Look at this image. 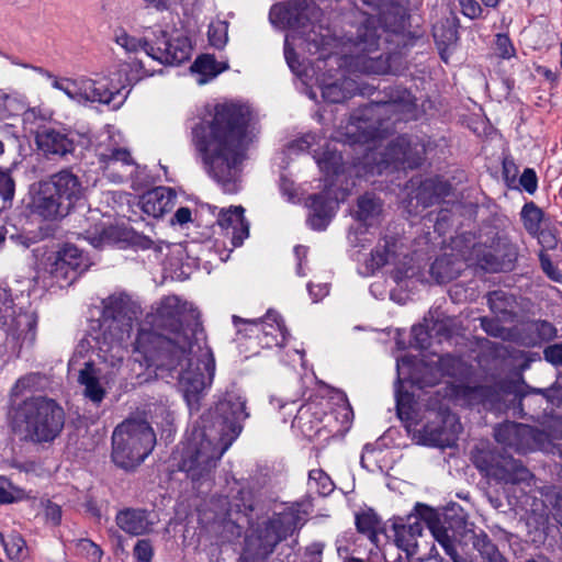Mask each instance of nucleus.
<instances>
[{
    "label": "nucleus",
    "mask_w": 562,
    "mask_h": 562,
    "mask_svg": "<svg viewBox=\"0 0 562 562\" xmlns=\"http://www.w3.org/2000/svg\"><path fill=\"white\" fill-rule=\"evenodd\" d=\"M314 158L326 176L338 175L344 169L342 157L337 150L327 148L322 154L315 153Z\"/></svg>",
    "instance_id": "37"
},
{
    "label": "nucleus",
    "mask_w": 562,
    "mask_h": 562,
    "mask_svg": "<svg viewBox=\"0 0 562 562\" xmlns=\"http://www.w3.org/2000/svg\"><path fill=\"white\" fill-rule=\"evenodd\" d=\"M496 49L502 58H510L515 49L513 47V44L509 40V37L505 34H497L496 35Z\"/></svg>",
    "instance_id": "60"
},
{
    "label": "nucleus",
    "mask_w": 562,
    "mask_h": 562,
    "mask_svg": "<svg viewBox=\"0 0 562 562\" xmlns=\"http://www.w3.org/2000/svg\"><path fill=\"white\" fill-rule=\"evenodd\" d=\"M15 184L12 177L0 170V198L4 203L11 202L14 196Z\"/></svg>",
    "instance_id": "53"
},
{
    "label": "nucleus",
    "mask_w": 562,
    "mask_h": 562,
    "mask_svg": "<svg viewBox=\"0 0 562 562\" xmlns=\"http://www.w3.org/2000/svg\"><path fill=\"white\" fill-rule=\"evenodd\" d=\"M311 214L308 216L310 226L316 231H323L333 218L337 203L326 199L322 194H315L311 198Z\"/></svg>",
    "instance_id": "32"
},
{
    "label": "nucleus",
    "mask_w": 562,
    "mask_h": 562,
    "mask_svg": "<svg viewBox=\"0 0 562 562\" xmlns=\"http://www.w3.org/2000/svg\"><path fill=\"white\" fill-rule=\"evenodd\" d=\"M540 265L546 276L552 281H559L561 278L559 269L554 266L552 256L549 252L541 251L539 255Z\"/></svg>",
    "instance_id": "55"
},
{
    "label": "nucleus",
    "mask_w": 562,
    "mask_h": 562,
    "mask_svg": "<svg viewBox=\"0 0 562 562\" xmlns=\"http://www.w3.org/2000/svg\"><path fill=\"white\" fill-rule=\"evenodd\" d=\"M429 414L435 415V418L438 419L442 426L427 424L420 429H415L419 432V442L427 446H450L454 441V434L459 428L454 415L448 413L442 404L438 406L437 412H435V407L431 408Z\"/></svg>",
    "instance_id": "16"
},
{
    "label": "nucleus",
    "mask_w": 562,
    "mask_h": 562,
    "mask_svg": "<svg viewBox=\"0 0 562 562\" xmlns=\"http://www.w3.org/2000/svg\"><path fill=\"white\" fill-rule=\"evenodd\" d=\"M519 249L506 235L496 234L484 243L473 245L468 261L486 272L510 271L515 267Z\"/></svg>",
    "instance_id": "8"
},
{
    "label": "nucleus",
    "mask_w": 562,
    "mask_h": 562,
    "mask_svg": "<svg viewBox=\"0 0 562 562\" xmlns=\"http://www.w3.org/2000/svg\"><path fill=\"white\" fill-rule=\"evenodd\" d=\"M97 156L103 170L119 182L123 181L135 165L130 150L125 147L99 146Z\"/></svg>",
    "instance_id": "22"
},
{
    "label": "nucleus",
    "mask_w": 562,
    "mask_h": 562,
    "mask_svg": "<svg viewBox=\"0 0 562 562\" xmlns=\"http://www.w3.org/2000/svg\"><path fill=\"white\" fill-rule=\"evenodd\" d=\"M482 328L491 336L498 337L504 340L513 341V329H506L499 325V323L495 319L482 318L481 319Z\"/></svg>",
    "instance_id": "48"
},
{
    "label": "nucleus",
    "mask_w": 562,
    "mask_h": 562,
    "mask_svg": "<svg viewBox=\"0 0 562 562\" xmlns=\"http://www.w3.org/2000/svg\"><path fill=\"white\" fill-rule=\"evenodd\" d=\"M396 255V243L390 238H383L375 248L371 251L370 258H368L360 273L363 277H372L383 266L387 265L395 258Z\"/></svg>",
    "instance_id": "30"
},
{
    "label": "nucleus",
    "mask_w": 562,
    "mask_h": 562,
    "mask_svg": "<svg viewBox=\"0 0 562 562\" xmlns=\"http://www.w3.org/2000/svg\"><path fill=\"white\" fill-rule=\"evenodd\" d=\"M76 549L79 554L90 559L93 562H99L102 558V550L100 547L89 539H79L76 542Z\"/></svg>",
    "instance_id": "49"
},
{
    "label": "nucleus",
    "mask_w": 562,
    "mask_h": 562,
    "mask_svg": "<svg viewBox=\"0 0 562 562\" xmlns=\"http://www.w3.org/2000/svg\"><path fill=\"white\" fill-rule=\"evenodd\" d=\"M243 206H232L228 210H222L217 217V223L222 228H232V240L234 246L243 244L249 235V223L244 216Z\"/></svg>",
    "instance_id": "27"
},
{
    "label": "nucleus",
    "mask_w": 562,
    "mask_h": 562,
    "mask_svg": "<svg viewBox=\"0 0 562 562\" xmlns=\"http://www.w3.org/2000/svg\"><path fill=\"white\" fill-rule=\"evenodd\" d=\"M397 384L409 381L419 387L431 386L439 382L442 375L454 376L462 372L459 358L435 355L429 361L416 362L411 356L397 360Z\"/></svg>",
    "instance_id": "6"
},
{
    "label": "nucleus",
    "mask_w": 562,
    "mask_h": 562,
    "mask_svg": "<svg viewBox=\"0 0 562 562\" xmlns=\"http://www.w3.org/2000/svg\"><path fill=\"white\" fill-rule=\"evenodd\" d=\"M114 42L121 46L126 53H138L146 49H149L151 45H149L146 41L142 38H137L127 34V32L123 29H117L114 31Z\"/></svg>",
    "instance_id": "41"
},
{
    "label": "nucleus",
    "mask_w": 562,
    "mask_h": 562,
    "mask_svg": "<svg viewBox=\"0 0 562 562\" xmlns=\"http://www.w3.org/2000/svg\"><path fill=\"white\" fill-rule=\"evenodd\" d=\"M475 548L480 551L484 562H507L496 546L491 542L486 535L477 537L474 542Z\"/></svg>",
    "instance_id": "44"
},
{
    "label": "nucleus",
    "mask_w": 562,
    "mask_h": 562,
    "mask_svg": "<svg viewBox=\"0 0 562 562\" xmlns=\"http://www.w3.org/2000/svg\"><path fill=\"white\" fill-rule=\"evenodd\" d=\"M117 527L130 536H143L149 533L156 521L153 515L139 508H125L115 516Z\"/></svg>",
    "instance_id": "25"
},
{
    "label": "nucleus",
    "mask_w": 562,
    "mask_h": 562,
    "mask_svg": "<svg viewBox=\"0 0 562 562\" xmlns=\"http://www.w3.org/2000/svg\"><path fill=\"white\" fill-rule=\"evenodd\" d=\"M406 189L408 193L404 201L405 207L409 214H417L420 209L431 206L449 195L451 186L441 178L434 177L423 181L413 179Z\"/></svg>",
    "instance_id": "14"
},
{
    "label": "nucleus",
    "mask_w": 562,
    "mask_h": 562,
    "mask_svg": "<svg viewBox=\"0 0 562 562\" xmlns=\"http://www.w3.org/2000/svg\"><path fill=\"white\" fill-rule=\"evenodd\" d=\"M490 389L485 386H470L464 384H453L447 393L462 405L485 404Z\"/></svg>",
    "instance_id": "36"
},
{
    "label": "nucleus",
    "mask_w": 562,
    "mask_h": 562,
    "mask_svg": "<svg viewBox=\"0 0 562 562\" xmlns=\"http://www.w3.org/2000/svg\"><path fill=\"white\" fill-rule=\"evenodd\" d=\"M555 336L557 329L551 323L532 321L514 328L513 341L525 347H536Z\"/></svg>",
    "instance_id": "23"
},
{
    "label": "nucleus",
    "mask_w": 562,
    "mask_h": 562,
    "mask_svg": "<svg viewBox=\"0 0 562 562\" xmlns=\"http://www.w3.org/2000/svg\"><path fill=\"white\" fill-rule=\"evenodd\" d=\"M544 359L554 364V366H561L562 364V344H555L552 346H549L544 349Z\"/></svg>",
    "instance_id": "64"
},
{
    "label": "nucleus",
    "mask_w": 562,
    "mask_h": 562,
    "mask_svg": "<svg viewBox=\"0 0 562 562\" xmlns=\"http://www.w3.org/2000/svg\"><path fill=\"white\" fill-rule=\"evenodd\" d=\"M155 443V432L147 422L124 420L112 434V461L122 469H134L151 452Z\"/></svg>",
    "instance_id": "5"
},
{
    "label": "nucleus",
    "mask_w": 562,
    "mask_h": 562,
    "mask_svg": "<svg viewBox=\"0 0 562 562\" xmlns=\"http://www.w3.org/2000/svg\"><path fill=\"white\" fill-rule=\"evenodd\" d=\"M321 89L325 101L339 103L352 97L357 92L358 86L353 79L345 77L335 82L322 83Z\"/></svg>",
    "instance_id": "34"
},
{
    "label": "nucleus",
    "mask_w": 562,
    "mask_h": 562,
    "mask_svg": "<svg viewBox=\"0 0 562 562\" xmlns=\"http://www.w3.org/2000/svg\"><path fill=\"white\" fill-rule=\"evenodd\" d=\"M65 423L63 408L46 397H32L19 405L12 415V427L35 442L54 440Z\"/></svg>",
    "instance_id": "4"
},
{
    "label": "nucleus",
    "mask_w": 562,
    "mask_h": 562,
    "mask_svg": "<svg viewBox=\"0 0 562 562\" xmlns=\"http://www.w3.org/2000/svg\"><path fill=\"white\" fill-rule=\"evenodd\" d=\"M228 25L224 21H216L210 24L207 35L212 46L222 48L227 42Z\"/></svg>",
    "instance_id": "46"
},
{
    "label": "nucleus",
    "mask_w": 562,
    "mask_h": 562,
    "mask_svg": "<svg viewBox=\"0 0 562 562\" xmlns=\"http://www.w3.org/2000/svg\"><path fill=\"white\" fill-rule=\"evenodd\" d=\"M198 318L192 303L177 295L165 296L151 305L134 342L135 361L177 372L179 389L191 411L199 409L216 370L213 351L202 333L188 328Z\"/></svg>",
    "instance_id": "1"
},
{
    "label": "nucleus",
    "mask_w": 562,
    "mask_h": 562,
    "mask_svg": "<svg viewBox=\"0 0 562 562\" xmlns=\"http://www.w3.org/2000/svg\"><path fill=\"white\" fill-rule=\"evenodd\" d=\"M57 265L60 269L68 267L74 276L66 272L64 277L75 280L92 266V261L77 246L66 244L59 251Z\"/></svg>",
    "instance_id": "31"
},
{
    "label": "nucleus",
    "mask_w": 562,
    "mask_h": 562,
    "mask_svg": "<svg viewBox=\"0 0 562 562\" xmlns=\"http://www.w3.org/2000/svg\"><path fill=\"white\" fill-rule=\"evenodd\" d=\"M423 529V524L417 517L407 525H394L396 546L408 554L415 553L417 540L422 536Z\"/></svg>",
    "instance_id": "33"
},
{
    "label": "nucleus",
    "mask_w": 562,
    "mask_h": 562,
    "mask_svg": "<svg viewBox=\"0 0 562 562\" xmlns=\"http://www.w3.org/2000/svg\"><path fill=\"white\" fill-rule=\"evenodd\" d=\"M310 490H314L319 495L326 496L334 490V483L322 469H313L308 473Z\"/></svg>",
    "instance_id": "42"
},
{
    "label": "nucleus",
    "mask_w": 562,
    "mask_h": 562,
    "mask_svg": "<svg viewBox=\"0 0 562 562\" xmlns=\"http://www.w3.org/2000/svg\"><path fill=\"white\" fill-rule=\"evenodd\" d=\"M359 532L366 535L371 542H378V532L381 528L380 519L374 513L367 512L356 516Z\"/></svg>",
    "instance_id": "39"
},
{
    "label": "nucleus",
    "mask_w": 562,
    "mask_h": 562,
    "mask_svg": "<svg viewBox=\"0 0 562 562\" xmlns=\"http://www.w3.org/2000/svg\"><path fill=\"white\" fill-rule=\"evenodd\" d=\"M248 417L246 400L229 392L216 405L215 412L203 416L182 442L179 468L196 483L211 480L217 461L241 432Z\"/></svg>",
    "instance_id": "3"
},
{
    "label": "nucleus",
    "mask_w": 562,
    "mask_h": 562,
    "mask_svg": "<svg viewBox=\"0 0 562 562\" xmlns=\"http://www.w3.org/2000/svg\"><path fill=\"white\" fill-rule=\"evenodd\" d=\"M519 183L526 192L530 194L535 193L538 188V179L535 170L526 168L519 178Z\"/></svg>",
    "instance_id": "58"
},
{
    "label": "nucleus",
    "mask_w": 562,
    "mask_h": 562,
    "mask_svg": "<svg viewBox=\"0 0 562 562\" xmlns=\"http://www.w3.org/2000/svg\"><path fill=\"white\" fill-rule=\"evenodd\" d=\"M518 175V167L514 162V160L509 157H505L503 159V177L508 186H512L516 182Z\"/></svg>",
    "instance_id": "62"
},
{
    "label": "nucleus",
    "mask_w": 562,
    "mask_h": 562,
    "mask_svg": "<svg viewBox=\"0 0 562 562\" xmlns=\"http://www.w3.org/2000/svg\"><path fill=\"white\" fill-rule=\"evenodd\" d=\"M176 199L177 195L171 188L157 187L144 193L138 205L145 214L158 218L173 209Z\"/></svg>",
    "instance_id": "24"
},
{
    "label": "nucleus",
    "mask_w": 562,
    "mask_h": 562,
    "mask_svg": "<svg viewBox=\"0 0 562 562\" xmlns=\"http://www.w3.org/2000/svg\"><path fill=\"white\" fill-rule=\"evenodd\" d=\"M503 431H512V434H517L519 437L518 443V452L526 453L531 450L539 449L543 443L546 436L542 431H539L528 425L521 426H509L505 428Z\"/></svg>",
    "instance_id": "35"
},
{
    "label": "nucleus",
    "mask_w": 562,
    "mask_h": 562,
    "mask_svg": "<svg viewBox=\"0 0 562 562\" xmlns=\"http://www.w3.org/2000/svg\"><path fill=\"white\" fill-rule=\"evenodd\" d=\"M114 229L112 227L102 226L100 229L97 228L94 233H87V239L94 248H102L110 245L112 241Z\"/></svg>",
    "instance_id": "50"
},
{
    "label": "nucleus",
    "mask_w": 562,
    "mask_h": 562,
    "mask_svg": "<svg viewBox=\"0 0 562 562\" xmlns=\"http://www.w3.org/2000/svg\"><path fill=\"white\" fill-rule=\"evenodd\" d=\"M38 72L52 79L53 88L63 91L70 100L77 102H99L109 104L115 92L112 91L102 80H94L87 77L57 78L49 71L38 68ZM119 93V91H116Z\"/></svg>",
    "instance_id": "11"
},
{
    "label": "nucleus",
    "mask_w": 562,
    "mask_h": 562,
    "mask_svg": "<svg viewBox=\"0 0 562 562\" xmlns=\"http://www.w3.org/2000/svg\"><path fill=\"white\" fill-rule=\"evenodd\" d=\"M385 98L374 102L366 111L378 115L393 113L398 115L396 120H403L416 108L415 98L407 89L401 87H390L385 90Z\"/></svg>",
    "instance_id": "19"
},
{
    "label": "nucleus",
    "mask_w": 562,
    "mask_h": 562,
    "mask_svg": "<svg viewBox=\"0 0 562 562\" xmlns=\"http://www.w3.org/2000/svg\"><path fill=\"white\" fill-rule=\"evenodd\" d=\"M233 324L238 335L256 337L262 347L271 348L282 346L286 340L288 331L280 315L269 310L262 318L247 319L233 315Z\"/></svg>",
    "instance_id": "12"
},
{
    "label": "nucleus",
    "mask_w": 562,
    "mask_h": 562,
    "mask_svg": "<svg viewBox=\"0 0 562 562\" xmlns=\"http://www.w3.org/2000/svg\"><path fill=\"white\" fill-rule=\"evenodd\" d=\"M378 30L370 25H362L358 29L355 42V50L351 56L352 66L360 72L381 75L390 67L389 60L379 53Z\"/></svg>",
    "instance_id": "13"
},
{
    "label": "nucleus",
    "mask_w": 562,
    "mask_h": 562,
    "mask_svg": "<svg viewBox=\"0 0 562 562\" xmlns=\"http://www.w3.org/2000/svg\"><path fill=\"white\" fill-rule=\"evenodd\" d=\"M44 514L45 518L48 522L53 524L54 526L58 525L61 519V508L59 505L46 501L44 503Z\"/></svg>",
    "instance_id": "61"
},
{
    "label": "nucleus",
    "mask_w": 562,
    "mask_h": 562,
    "mask_svg": "<svg viewBox=\"0 0 562 562\" xmlns=\"http://www.w3.org/2000/svg\"><path fill=\"white\" fill-rule=\"evenodd\" d=\"M383 214V202L373 193H364L357 201L353 216L367 228L378 226Z\"/></svg>",
    "instance_id": "28"
},
{
    "label": "nucleus",
    "mask_w": 562,
    "mask_h": 562,
    "mask_svg": "<svg viewBox=\"0 0 562 562\" xmlns=\"http://www.w3.org/2000/svg\"><path fill=\"white\" fill-rule=\"evenodd\" d=\"M306 8L305 1L290 0L272 5L269 18L273 24L282 26H295L302 24L303 11Z\"/></svg>",
    "instance_id": "29"
},
{
    "label": "nucleus",
    "mask_w": 562,
    "mask_h": 562,
    "mask_svg": "<svg viewBox=\"0 0 562 562\" xmlns=\"http://www.w3.org/2000/svg\"><path fill=\"white\" fill-rule=\"evenodd\" d=\"M536 236H538L539 244L542 247L541 251L549 252V250L557 249V247L559 245V240L553 232L539 231V233Z\"/></svg>",
    "instance_id": "59"
},
{
    "label": "nucleus",
    "mask_w": 562,
    "mask_h": 562,
    "mask_svg": "<svg viewBox=\"0 0 562 562\" xmlns=\"http://www.w3.org/2000/svg\"><path fill=\"white\" fill-rule=\"evenodd\" d=\"M294 529V516L280 513L271 517L258 531L259 548L263 554L273 552L276 546L285 539Z\"/></svg>",
    "instance_id": "20"
},
{
    "label": "nucleus",
    "mask_w": 562,
    "mask_h": 562,
    "mask_svg": "<svg viewBox=\"0 0 562 562\" xmlns=\"http://www.w3.org/2000/svg\"><path fill=\"white\" fill-rule=\"evenodd\" d=\"M462 13L470 18L476 19L482 13V8L476 0H459Z\"/></svg>",
    "instance_id": "63"
},
{
    "label": "nucleus",
    "mask_w": 562,
    "mask_h": 562,
    "mask_svg": "<svg viewBox=\"0 0 562 562\" xmlns=\"http://www.w3.org/2000/svg\"><path fill=\"white\" fill-rule=\"evenodd\" d=\"M509 426H521V424L505 423V424L498 425L495 428L494 436H495V439L497 442H499L508 448H512L518 452V443H519L518 435L517 434L514 435V434H512V431L510 432L503 431L505 428H507Z\"/></svg>",
    "instance_id": "47"
},
{
    "label": "nucleus",
    "mask_w": 562,
    "mask_h": 562,
    "mask_svg": "<svg viewBox=\"0 0 562 562\" xmlns=\"http://www.w3.org/2000/svg\"><path fill=\"white\" fill-rule=\"evenodd\" d=\"M30 206L34 214L45 220H56L69 213V209L57 199V194L45 180L33 186Z\"/></svg>",
    "instance_id": "18"
},
{
    "label": "nucleus",
    "mask_w": 562,
    "mask_h": 562,
    "mask_svg": "<svg viewBox=\"0 0 562 562\" xmlns=\"http://www.w3.org/2000/svg\"><path fill=\"white\" fill-rule=\"evenodd\" d=\"M35 142L47 158H65L75 150V134L65 128L42 127L36 132Z\"/></svg>",
    "instance_id": "17"
},
{
    "label": "nucleus",
    "mask_w": 562,
    "mask_h": 562,
    "mask_svg": "<svg viewBox=\"0 0 562 562\" xmlns=\"http://www.w3.org/2000/svg\"><path fill=\"white\" fill-rule=\"evenodd\" d=\"M416 512L420 519H423L427 524L435 540L442 547L445 552L456 562L458 557L456 546L451 537L449 536L448 530L440 524L438 514L428 506L420 504H417Z\"/></svg>",
    "instance_id": "26"
},
{
    "label": "nucleus",
    "mask_w": 562,
    "mask_h": 562,
    "mask_svg": "<svg viewBox=\"0 0 562 562\" xmlns=\"http://www.w3.org/2000/svg\"><path fill=\"white\" fill-rule=\"evenodd\" d=\"M45 181L49 183V188L57 194V199L63 201L69 211L85 194L82 181L69 168L53 173Z\"/></svg>",
    "instance_id": "21"
},
{
    "label": "nucleus",
    "mask_w": 562,
    "mask_h": 562,
    "mask_svg": "<svg viewBox=\"0 0 562 562\" xmlns=\"http://www.w3.org/2000/svg\"><path fill=\"white\" fill-rule=\"evenodd\" d=\"M250 117L247 105L225 102L215 105L210 121L192 130V140L202 157L206 173L226 193L238 190L240 165L250 142Z\"/></svg>",
    "instance_id": "2"
},
{
    "label": "nucleus",
    "mask_w": 562,
    "mask_h": 562,
    "mask_svg": "<svg viewBox=\"0 0 562 562\" xmlns=\"http://www.w3.org/2000/svg\"><path fill=\"white\" fill-rule=\"evenodd\" d=\"M389 299L398 304L406 303L411 299V290L407 283H392L389 291Z\"/></svg>",
    "instance_id": "56"
},
{
    "label": "nucleus",
    "mask_w": 562,
    "mask_h": 562,
    "mask_svg": "<svg viewBox=\"0 0 562 562\" xmlns=\"http://www.w3.org/2000/svg\"><path fill=\"white\" fill-rule=\"evenodd\" d=\"M424 155L425 145L417 137L402 135L379 154V159L375 153L367 155L366 159L368 162L374 160V165L370 166V172L381 175L390 167L416 168L423 161Z\"/></svg>",
    "instance_id": "9"
},
{
    "label": "nucleus",
    "mask_w": 562,
    "mask_h": 562,
    "mask_svg": "<svg viewBox=\"0 0 562 562\" xmlns=\"http://www.w3.org/2000/svg\"><path fill=\"white\" fill-rule=\"evenodd\" d=\"M27 497L23 488L13 485L7 477L0 476V504H12Z\"/></svg>",
    "instance_id": "43"
},
{
    "label": "nucleus",
    "mask_w": 562,
    "mask_h": 562,
    "mask_svg": "<svg viewBox=\"0 0 562 562\" xmlns=\"http://www.w3.org/2000/svg\"><path fill=\"white\" fill-rule=\"evenodd\" d=\"M123 349L120 345H112L108 349L100 347L99 358L111 370L95 367L92 362H86L85 367L79 371L78 382L83 387V396L95 405H100L105 398L109 389L115 381L116 368L123 359Z\"/></svg>",
    "instance_id": "7"
},
{
    "label": "nucleus",
    "mask_w": 562,
    "mask_h": 562,
    "mask_svg": "<svg viewBox=\"0 0 562 562\" xmlns=\"http://www.w3.org/2000/svg\"><path fill=\"white\" fill-rule=\"evenodd\" d=\"M154 555L153 546L149 540H138L134 547V557L137 562H151Z\"/></svg>",
    "instance_id": "54"
},
{
    "label": "nucleus",
    "mask_w": 562,
    "mask_h": 562,
    "mask_svg": "<svg viewBox=\"0 0 562 562\" xmlns=\"http://www.w3.org/2000/svg\"><path fill=\"white\" fill-rule=\"evenodd\" d=\"M42 382V375L38 373H30L27 375L22 376L16 381L12 389V394L19 396L24 393L26 390L36 389Z\"/></svg>",
    "instance_id": "51"
},
{
    "label": "nucleus",
    "mask_w": 562,
    "mask_h": 562,
    "mask_svg": "<svg viewBox=\"0 0 562 562\" xmlns=\"http://www.w3.org/2000/svg\"><path fill=\"white\" fill-rule=\"evenodd\" d=\"M124 304L121 297H109L104 301V316L113 319H119L122 314V306Z\"/></svg>",
    "instance_id": "57"
},
{
    "label": "nucleus",
    "mask_w": 562,
    "mask_h": 562,
    "mask_svg": "<svg viewBox=\"0 0 562 562\" xmlns=\"http://www.w3.org/2000/svg\"><path fill=\"white\" fill-rule=\"evenodd\" d=\"M2 544L8 558L12 561H22L26 557L25 541L16 535L3 539Z\"/></svg>",
    "instance_id": "45"
},
{
    "label": "nucleus",
    "mask_w": 562,
    "mask_h": 562,
    "mask_svg": "<svg viewBox=\"0 0 562 562\" xmlns=\"http://www.w3.org/2000/svg\"><path fill=\"white\" fill-rule=\"evenodd\" d=\"M191 71L200 75L198 83L203 85L220 74L216 60L210 55H203L191 65Z\"/></svg>",
    "instance_id": "38"
},
{
    "label": "nucleus",
    "mask_w": 562,
    "mask_h": 562,
    "mask_svg": "<svg viewBox=\"0 0 562 562\" xmlns=\"http://www.w3.org/2000/svg\"><path fill=\"white\" fill-rule=\"evenodd\" d=\"M192 52V46L187 36L178 35L167 37L162 32L161 38H157L156 46L146 49V56L160 65H180L187 61Z\"/></svg>",
    "instance_id": "15"
},
{
    "label": "nucleus",
    "mask_w": 562,
    "mask_h": 562,
    "mask_svg": "<svg viewBox=\"0 0 562 562\" xmlns=\"http://www.w3.org/2000/svg\"><path fill=\"white\" fill-rule=\"evenodd\" d=\"M412 346L418 349H426L430 346V336L427 326L416 325L412 328Z\"/></svg>",
    "instance_id": "52"
},
{
    "label": "nucleus",
    "mask_w": 562,
    "mask_h": 562,
    "mask_svg": "<svg viewBox=\"0 0 562 562\" xmlns=\"http://www.w3.org/2000/svg\"><path fill=\"white\" fill-rule=\"evenodd\" d=\"M472 461L481 473L499 483L517 484L528 482L532 477L520 461L491 449L477 448L472 452Z\"/></svg>",
    "instance_id": "10"
},
{
    "label": "nucleus",
    "mask_w": 562,
    "mask_h": 562,
    "mask_svg": "<svg viewBox=\"0 0 562 562\" xmlns=\"http://www.w3.org/2000/svg\"><path fill=\"white\" fill-rule=\"evenodd\" d=\"M521 220L524 227L530 234L536 236L540 231V224L543 213L533 202L526 203L521 210Z\"/></svg>",
    "instance_id": "40"
}]
</instances>
